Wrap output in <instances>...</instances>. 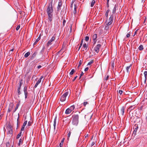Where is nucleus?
Returning <instances> with one entry per match:
<instances>
[{"instance_id":"nucleus-1","label":"nucleus","mask_w":147,"mask_h":147,"mask_svg":"<svg viewBox=\"0 0 147 147\" xmlns=\"http://www.w3.org/2000/svg\"><path fill=\"white\" fill-rule=\"evenodd\" d=\"M53 1L49 3L47 9V12L48 15V18L49 20L51 22L53 18Z\"/></svg>"},{"instance_id":"nucleus-56","label":"nucleus","mask_w":147,"mask_h":147,"mask_svg":"<svg viewBox=\"0 0 147 147\" xmlns=\"http://www.w3.org/2000/svg\"><path fill=\"white\" fill-rule=\"evenodd\" d=\"M123 93V91L121 90H119V93L121 95Z\"/></svg>"},{"instance_id":"nucleus-45","label":"nucleus","mask_w":147,"mask_h":147,"mask_svg":"<svg viewBox=\"0 0 147 147\" xmlns=\"http://www.w3.org/2000/svg\"><path fill=\"white\" fill-rule=\"evenodd\" d=\"M129 117H130L131 116H134L133 114V113L132 111H131L130 112H129Z\"/></svg>"},{"instance_id":"nucleus-6","label":"nucleus","mask_w":147,"mask_h":147,"mask_svg":"<svg viewBox=\"0 0 147 147\" xmlns=\"http://www.w3.org/2000/svg\"><path fill=\"white\" fill-rule=\"evenodd\" d=\"M23 91L24 94L25 98L26 99L27 98L28 94L27 90V87L26 86L24 87Z\"/></svg>"},{"instance_id":"nucleus-26","label":"nucleus","mask_w":147,"mask_h":147,"mask_svg":"<svg viewBox=\"0 0 147 147\" xmlns=\"http://www.w3.org/2000/svg\"><path fill=\"white\" fill-rule=\"evenodd\" d=\"M64 139H65V138H63L62 139V140L61 141V142L60 144H59V146H60V147H62V146H63V142H64Z\"/></svg>"},{"instance_id":"nucleus-3","label":"nucleus","mask_w":147,"mask_h":147,"mask_svg":"<svg viewBox=\"0 0 147 147\" xmlns=\"http://www.w3.org/2000/svg\"><path fill=\"white\" fill-rule=\"evenodd\" d=\"M69 94V92L67 91L61 97L60 100L61 102L64 101L66 98V97Z\"/></svg>"},{"instance_id":"nucleus-41","label":"nucleus","mask_w":147,"mask_h":147,"mask_svg":"<svg viewBox=\"0 0 147 147\" xmlns=\"http://www.w3.org/2000/svg\"><path fill=\"white\" fill-rule=\"evenodd\" d=\"M140 121V119L139 117H137L136 120V122L139 123Z\"/></svg>"},{"instance_id":"nucleus-48","label":"nucleus","mask_w":147,"mask_h":147,"mask_svg":"<svg viewBox=\"0 0 147 147\" xmlns=\"http://www.w3.org/2000/svg\"><path fill=\"white\" fill-rule=\"evenodd\" d=\"M109 76L107 75L106 77H105V79L106 80V81L108 80L109 79Z\"/></svg>"},{"instance_id":"nucleus-44","label":"nucleus","mask_w":147,"mask_h":147,"mask_svg":"<svg viewBox=\"0 0 147 147\" xmlns=\"http://www.w3.org/2000/svg\"><path fill=\"white\" fill-rule=\"evenodd\" d=\"M6 147H9L10 146V144L9 142H7L6 143Z\"/></svg>"},{"instance_id":"nucleus-38","label":"nucleus","mask_w":147,"mask_h":147,"mask_svg":"<svg viewBox=\"0 0 147 147\" xmlns=\"http://www.w3.org/2000/svg\"><path fill=\"white\" fill-rule=\"evenodd\" d=\"M135 117V116H130V120L132 122L134 120V119L136 117Z\"/></svg>"},{"instance_id":"nucleus-47","label":"nucleus","mask_w":147,"mask_h":147,"mask_svg":"<svg viewBox=\"0 0 147 147\" xmlns=\"http://www.w3.org/2000/svg\"><path fill=\"white\" fill-rule=\"evenodd\" d=\"M20 27V25H18L16 28V30L18 31Z\"/></svg>"},{"instance_id":"nucleus-23","label":"nucleus","mask_w":147,"mask_h":147,"mask_svg":"<svg viewBox=\"0 0 147 147\" xmlns=\"http://www.w3.org/2000/svg\"><path fill=\"white\" fill-rule=\"evenodd\" d=\"M97 38V34H93L92 38L93 39H96Z\"/></svg>"},{"instance_id":"nucleus-30","label":"nucleus","mask_w":147,"mask_h":147,"mask_svg":"<svg viewBox=\"0 0 147 147\" xmlns=\"http://www.w3.org/2000/svg\"><path fill=\"white\" fill-rule=\"evenodd\" d=\"M30 53L29 52H27L24 55V57L26 58L30 54Z\"/></svg>"},{"instance_id":"nucleus-19","label":"nucleus","mask_w":147,"mask_h":147,"mask_svg":"<svg viewBox=\"0 0 147 147\" xmlns=\"http://www.w3.org/2000/svg\"><path fill=\"white\" fill-rule=\"evenodd\" d=\"M71 112V110H70L69 108H68L66 110L65 113L67 114H70Z\"/></svg>"},{"instance_id":"nucleus-62","label":"nucleus","mask_w":147,"mask_h":147,"mask_svg":"<svg viewBox=\"0 0 147 147\" xmlns=\"http://www.w3.org/2000/svg\"><path fill=\"white\" fill-rule=\"evenodd\" d=\"M78 77V76H76L74 78V79H73L72 80V81L73 82V81H75V80L76 79V78H77Z\"/></svg>"},{"instance_id":"nucleus-43","label":"nucleus","mask_w":147,"mask_h":147,"mask_svg":"<svg viewBox=\"0 0 147 147\" xmlns=\"http://www.w3.org/2000/svg\"><path fill=\"white\" fill-rule=\"evenodd\" d=\"M89 37L88 36H86L85 37V40L86 41H88L89 40Z\"/></svg>"},{"instance_id":"nucleus-32","label":"nucleus","mask_w":147,"mask_h":147,"mask_svg":"<svg viewBox=\"0 0 147 147\" xmlns=\"http://www.w3.org/2000/svg\"><path fill=\"white\" fill-rule=\"evenodd\" d=\"M7 127L8 129H13L12 126L9 124H8Z\"/></svg>"},{"instance_id":"nucleus-46","label":"nucleus","mask_w":147,"mask_h":147,"mask_svg":"<svg viewBox=\"0 0 147 147\" xmlns=\"http://www.w3.org/2000/svg\"><path fill=\"white\" fill-rule=\"evenodd\" d=\"M137 118V117H136L135 118L134 120L132 121V122H134V123H135L136 122V119Z\"/></svg>"},{"instance_id":"nucleus-59","label":"nucleus","mask_w":147,"mask_h":147,"mask_svg":"<svg viewBox=\"0 0 147 147\" xmlns=\"http://www.w3.org/2000/svg\"><path fill=\"white\" fill-rule=\"evenodd\" d=\"M87 104H88V103L87 102H85L84 103V106H85Z\"/></svg>"},{"instance_id":"nucleus-61","label":"nucleus","mask_w":147,"mask_h":147,"mask_svg":"<svg viewBox=\"0 0 147 147\" xmlns=\"http://www.w3.org/2000/svg\"><path fill=\"white\" fill-rule=\"evenodd\" d=\"M84 75V73L82 71V72L81 73V74L80 77V78L82 76Z\"/></svg>"},{"instance_id":"nucleus-20","label":"nucleus","mask_w":147,"mask_h":147,"mask_svg":"<svg viewBox=\"0 0 147 147\" xmlns=\"http://www.w3.org/2000/svg\"><path fill=\"white\" fill-rule=\"evenodd\" d=\"M144 74L145 77L144 82L145 83L147 80V71H145L144 72Z\"/></svg>"},{"instance_id":"nucleus-39","label":"nucleus","mask_w":147,"mask_h":147,"mask_svg":"<svg viewBox=\"0 0 147 147\" xmlns=\"http://www.w3.org/2000/svg\"><path fill=\"white\" fill-rule=\"evenodd\" d=\"M20 89H21L20 88H18V95H20L21 94V92L20 91Z\"/></svg>"},{"instance_id":"nucleus-17","label":"nucleus","mask_w":147,"mask_h":147,"mask_svg":"<svg viewBox=\"0 0 147 147\" xmlns=\"http://www.w3.org/2000/svg\"><path fill=\"white\" fill-rule=\"evenodd\" d=\"M118 7V6L117 5H115L114 8L113 9V11H112L113 13L114 14L115 13L116 11V9H117Z\"/></svg>"},{"instance_id":"nucleus-54","label":"nucleus","mask_w":147,"mask_h":147,"mask_svg":"<svg viewBox=\"0 0 147 147\" xmlns=\"http://www.w3.org/2000/svg\"><path fill=\"white\" fill-rule=\"evenodd\" d=\"M95 144V142H92L91 144L90 145V147H92V146H93V145H94V144Z\"/></svg>"},{"instance_id":"nucleus-11","label":"nucleus","mask_w":147,"mask_h":147,"mask_svg":"<svg viewBox=\"0 0 147 147\" xmlns=\"http://www.w3.org/2000/svg\"><path fill=\"white\" fill-rule=\"evenodd\" d=\"M62 1L61 0H59L58 4L57 7V11H59L61 10V7L62 6Z\"/></svg>"},{"instance_id":"nucleus-27","label":"nucleus","mask_w":147,"mask_h":147,"mask_svg":"<svg viewBox=\"0 0 147 147\" xmlns=\"http://www.w3.org/2000/svg\"><path fill=\"white\" fill-rule=\"evenodd\" d=\"M74 10L73 11V13L74 14H76V9L77 8V5L76 4L74 5Z\"/></svg>"},{"instance_id":"nucleus-36","label":"nucleus","mask_w":147,"mask_h":147,"mask_svg":"<svg viewBox=\"0 0 147 147\" xmlns=\"http://www.w3.org/2000/svg\"><path fill=\"white\" fill-rule=\"evenodd\" d=\"M83 47L85 50H86L88 47V46L86 43L84 44L83 45Z\"/></svg>"},{"instance_id":"nucleus-7","label":"nucleus","mask_w":147,"mask_h":147,"mask_svg":"<svg viewBox=\"0 0 147 147\" xmlns=\"http://www.w3.org/2000/svg\"><path fill=\"white\" fill-rule=\"evenodd\" d=\"M114 18V16L112 14L111 15L109 19V22L107 23L108 25H111L113 22Z\"/></svg>"},{"instance_id":"nucleus-9","label":"nucleus","mask_w":147,"mask_h":147,"mask_svg":"<svg viewBox=\"0 0 147 147\" xmlns=\"http://www.w3.org/2000/svg\"><path fill=\"white\" fill-rule=\"evenodd\" d=\"M135 116L136 117H139L140 116L141 113V111L138 109H137L135 110Z\"/></svg>"},{"instance_id":"nucleus-50","label":"nucleus","mask_w":147,"mask_h":147,"mask_svg":"<svg viewBox=\"0 0 147 147\" xmlns=\"http://www.w3.org/2000/svg\"><path fill=\"white\" fill-rule=\"evenodd\" d=\"M130 32H129L126 35V37L127 38H129V37L130 35Z\"/></svg>"},{"instance_id":"nucleus-33","label":"nucleus","mask_w":147,"mask_h":147,"mask_svg":"<svg viewBox=\"0 0 147 147\" xmlns=\"http://www.w3.org/2000/svg\"><path fill=\"white\" fill-rule=\"evenodd\" d=\"M22 142H23L22 140V139L21 138H20L19 140V143L18 144V145L19 146H20L21 144H22Z\"/></svg>"},{"instance_id":"nucleus-51","label":"nucleus","mask_w":147,"mask_h":147,"mask_svg":"<svg viewBox=\"0 0 147 147\" xmlns=\"http://www.w3.org/2000/svg\"><path fill=\"white\" fill-rule=\"evenodd\" d=\"M93 45H94L96 43V42L97 41V39H93Z\"/></svg>"},{"instance_id":"nucleus-29","label":"nucleus","mask_w":147,"mask_h":147,"mask_svg":"<svg viewBox=\"0 0 147 147\" xmlns=\"http://www.w3.org/2000/svg\"><path fill=\"white\" fill-rule=\"evenodd\" d=\"M95 3V1L94 0H92L91 4H90V6L92 7L94 5V4Z\"/></svg>"},{"instance_id":"nucleus-34","label":"nucleus","mask_w":147,"mask_h":147,"mask_svg":"<svg viewBox=\"0 0 147 147\" xmlns=\"http://www.w3.org/2000/svg\"><path fill=\"white\" fill-rule=\"evenodd\" d=\"M75 72V70L74 69H73L71 70V71L69 73L70 75H73Z\"/></svg>"},{"instance_id":"nucleus-57","label":"nucleus","mask_w":147,"mask_h":147,"mask_svg":"<svg viewBox=\"0 0 147 147\" xmlns=\"http://www.w3.org/2000/svg\"><path fill=\"white\" fill-rule=\"evenodd\" d=\"M27 121H24V123L23 125H24L26 126L27 123Z\"/></svg>"},{"instance_id":"nucleus-49","label":"nucleus","mask_w":147,"mask_h":147,"mask_svg":"<svg viewBox=\"0 0 147 147\" xmlns=\"http://www.w3.org/2000/svg\"><path fill=\"white\" fill-rule=\"evenodd\" d=\"M32 122L30 121H29L28 122V126H30L31 125Z\"/></svg>"},{"instance_id":"nucleus-25","label":"nucleus","mask_w":147,"mask_h":147,"mask_svg":"<svg viewBox=\"0 0 147 147\" xmlns=\"http://www.w3.org/2000/svg\"><path fill=\"white\" fill-rule=\"evenodd\" d=\"M69 109L71 111H73L75 108V105H73L71 106H70L69 108Z\"/></svg>"},{"instance_id":"nucleus-2","label":"nucleus","mask_w":147,"mask_h":147,"mask_svg":"<svg viewBox=\"0 0 147 147\" xmlns=\"http://www.w3.org/2000/svg\"><path fill=\"white\" fill-rule=\"evenodd\" d=\"M79 115L78 114H74L72 116V123L73 125H77L79 122Z\"/></svg>"},{"instance_id":"nucleus-8","label":"nucleus","mask_w":147,"mask_h":147,"mask_svg":"<svg viewBox=\"0 0 147 147\" xmlns=\"http://www.w3.org/2000/svg\"><path fill=\"white\" fill-rule=\"evenodd\" d=\"M33 62L32 63V62H31L30 64V65H31V67L30 68H29L26 71V74H28L29 73H30L31 71L33 69V66L32 65H33Z\"/></svg>"},{"instance_id":"nucleus-24","label":"nucleus","mask_w":147,"mask_h":147,"mask_svg":"<svg viewBox=\"0 0 147 147\" xmlns=\"http://www.w3.org/2000/svg\"><path fill=\"white\" fill-rule=\"evenodd\" d=\"M138 49L140 51H142L143 50L144 47L142 45H140L139 47H138Z\"/></svg>"},{"instance_id":"nucleus-28","label":"nucleus","mask_w":147,"mask_h":147,"mask_svg":"<svg viewBox=\"0 0 147 147\" xmlns=\"http://www.w3.org/2000/svg\"><path fill=\"white\" fill-rule=\"evenodd\" d=\"M22 132L20 131V133H19L17 136H16V138L17 139H19L22 135Z\"/></svg>"},{"instance_id":"nucleus-37","label":"nucleus","mask_w":147,"mask_h":147,"mask_svg":"<svg viewBox=\"0 0 147 147\" xmlns=\"http://www.w3.org/2000/svg\"><path fill=\"white\" fill-rule=\"evenodd\" d=\"M71 133V131H69V132L67 135V136H68L67 140L69 139V138L70 137V136Z\"/></svg>"},{"instance_id":"nucleus-12","label":"nucleus","mask_w":147,"mask_h":147,"mask_svg":"<svg viewBox=\"0 0 147 147\" xmlns=\"http://www.w3.org/2000/svg\"><path fill=\"white\" fill-rule=\"evenodd\" d=\"M13 107V104H11L9 105V107L7 111V113L10 112L12 110Z\"/></svg>"},{"instance_id":"nucleus-22","label":"nucleus","mask_w":147,"mask_h":147,"mask_svg":"<svg viewBox=\"0 0 147 147\" xmlns=\"http://www.w3.org/2000/svg\"><path fill=\"white\" fill-rule=\"evenodd\" d=\"M110 25H108L107 24H106V26L105 28V30L107 32V30L109 29V26Z\"/></svg>"},{"instance_id":"nucleus-53","label":"nucleus","mask_w":147,"mask_h":147,"mask_svg":"<svg viewBox=\"0 0 147 147\" xmlns=\"http://www.w3.org/2000/svg\"><path fill=\"white\" fill-rule=\"evenodd\" d=\"M18 118L17 119V127H18V120H19V113L18 114Z\"/></svg>"},{"instance_id":"nucleus-21","label":"nucleus","mask_w":147,"mask_h":147,"mask_svg":"<svg viewBox=\"0 0 147 147\" xmlns=\"http://www.w3.org/2000/svg\"><path fill=\"white\" fill-rule=\"evenodd\" d=\"M131 64L129 66H127L126 67V69L127 71V73H129V72L130 71V68H131Z\"/></svg>"},{"instance_id":"nucleus-5","label":"nucleus","mask_w":147,"mask_h":147,"mask_svg":"<svg viewBox=\"0 0 147 147\" xmlns=\"http://www.w3.org/2000/svg\"><path fill=\"white\" fill-rule=\"evenodd\" d=\"M55 34H54L53 36H52L51 39L48 41L47 44V46L48 47L50 45L52 44V42L55 39Z\"/></svg>"},{"instance_id":"nucleus-55","label":"nucleus","mask_w":147,"mask_h":147,"mask_svg":"<svg viewBox=\"0 0 147 147\" xmlns=\"http://www.w3.org/2000/svg\"><path fill=\"white\" fill-rule=\"evenodd\" d=\"M82 61L81 60H80V61H79V65L78 66V67L80 66V65H81L82 64Z\"/></svg>"},{"instance_id":"nucleus-42","label":"nucleus","mask_w":147,"mask_h":147,"mask_svg":"<svg viewBox=\"0 0 147 147\" xmlns=\"http://www.w3.org/2000/svg\"><path fill=\"white\" fill-rule=\"evenodd\" d=\"M93 62V60H92L91 61L89 62L87 64V65H90Z\"/></svg>"},{"instance_id":"nucleus-52","label":"nucleus","mask_w":147,"mask_h":147,"mask_svg":"<svg viewBox=\"0 0 147 147\" xmlns=\"http://www.w3.org/2000/svg\"><path fill=\"white\" fill-rule=\"evenodd\" d=\"M66 21L65 20L64 18L63 19V26H64L65 25V24L66 23Z\"/></svg>"},{"instance_id":"nucleus-64","label":"nucleus","mask_w":147,"mask_h":147,"mask_svg":"<svg viewBox=\"0 0 147 147\" xmlns=\"http://www.w3.org/2000/svg\"><path fill=\"white\" fill-rule=\"evenodd\" d=\"M138 127H137L136 128H135L134 131V132L135 131V132H136L137 130V129H138Z\"/></svg>"},{"instance_id":"nucleus-35","label":"nucleus","mask_w":147,"mask_h":147,"mask_svg":"<svg viewBox=\"0 0 147 147\" xmlns=\"http://www.w3.org/2000/svg\"><path fill=\"white\" fill-rule=\"evenodd\" d=\"M56 117L55 118L54 120V123H53V126L54 127V129H55V125H56Z\"/></svg>"},{"instance_id":"nucleus-4","label":"nucleus","mask_w":147,"mask_h":147,"mask_svg":"<svg viewBox=\"0 0 147 147\" xmlns=\"http://www.w3.org/2000/svg\"><path fill=\"white\" fill-rule=\"evenodd\" d=\"M102 45L100 44H98L94 48V51L96 53H98L99 51V50Z\"/></svg>"},{"instance_id":"nucleus-40","label":"nucleus","mask_w":147,"mask_h":147,"mask_svg":"<svg viewBox=\"0 0 147 147\" xmlns=\"http://www.w3.org/2000/svg\"><path fill=\"white\" fill-rule=\"evenodd\" d=\"M110 11V10L109 9H108V10H107L106 12V13H105V16H106V17H107V18L108 17V13H109V12Z\"/></svg>"},{"instance_id":"nucleus-18","label":"nucleus","mask_w":147,"mask_h":147,"mask_svg":"<svg viewBox=\"0 0 147 147\" xmlns=\"http://www.w3.org/2000/svg\"><path fill=\"white\" fill-rule=\"evenodd\" d=\"M37 54V52L36 51H35L34 53L32 55V56L30 57V59H33L36 56Z\"/></svg>"},{"instance_id":"nucleus-60","label":"nucleus","mask_w":147,"mask_h":147,"mask_svg":"<svg viewBox=\"0 0 147 147\" xmlns=\"http://www.w3.org/2000/svg\"><path fill=\"white\" fill-rule=\"evenodd\" d=\"M18 108L16 107L15 108V109L13 111V113H14V112H16V111L18 109Z\"/></svg>"},{"instance_id":"nucleus-10","label":"nucleus","mask_w":147,"mask_h":147,"mask_svg":"<svg viewBox=\"0 0 147 147\" xmlns=\"http://www.w3.org/2000/svg\"><path fill=\"white\" fill-rule=\"evenodd\" d=\"M43 78V76H41L40 78L38 79L36 83L35 84L34 87V88H36L38 85L41 82V80Z\"/></svg>"},{"instance_id":"nucleus-14","label":"nucleus","mask_w":147,"mask_h":147,"mask_svg":"<svg viewBox=\"0 0 147 147\" xmlns=\"http://www.w3.org/2000/svg\"><path fill=\"white\" fill-rule=\"evenodd\" d=\"M136 107H134V106H130L129 108H128L127 110V112H130L131 111H132V110Z\"/></svg>"},{"instance_id":"nucleus-63","label":"nucleus","mask_w":147,"mask_h":147,"mask_svg":"<svg viewBox=\"0 0 147 147\" xmlns=\"http://www.w3.org/2000/svg\"><path fill=\"white\" fill-rule=\"evenodd\" d=\"M88 67H87L85 69H84V71H88Z\"/></svg>"},{"instance_id":"nucleus-15","label":"nucleus","mask_w":147,"mask_h":147,"mask_svg":"<svg viewBox=\"0 0 147 147\" xmlns=\"http://www.w3.org/2000/svg\"><path fill=\"white\" fill-rule=\"evenodd\" d=\"M8 131L7 132V134L9 135V136H12L13 134V129H8Z\"/></svg>"},{"instance_id":"nucleus-31","label":"nucleus","mask_w":147,"mask_h":147,"mask_svg":"<svg viewBox=\"0 0 147 147\" xmlns=\"http://www.w3.org/2000/svg\"><path fill=\"white\" fill-rule=\"evenodd\" d=\"M83 39H82L81 40L80 43V46H79V47L78 48V51H79L80 50V47L82 46V44H83Z\"/></svg>"},{"instance_id":"nucleus-16","label":"nucleus","mask_w":147,"mask_h":147,"mask_svg":"<svg viewBox=\"0 0 147 147\" xmlns=\"http://www.w3.org/2000/svg\"><path fill=\"white\" fill-rule=\"evenodd\" d=\"M18 84L19 85L18 88H21V86L23 84V80L22 79H21L20 80L19 83Z\"/></svg>"},{"instance_id":"nucleus-13","label":"nucleus","mask_w":147,"mask_h":147,"mask_svg":"<svg viewBox=\"0 0 147 147\" xmlns=\"http://www.w3.org/2000/svg\"><path fill=\"white\" fill-rule=\"evenodd\" d=\"M125 109V107H122L121 108V110L120 112V114L122 115H124V113Z\"/></svg>"},{"instance_id":"nucleus-58","label":"nucleus","mask_w":147,"mask_h":147,"mask_svg":"<svg viewBox=\"0 0 147 147\" xmlns=\"http://www.w3.org/2000/svg\"><path fill=\"white\" fill-rule=\"evenodd\" d=\"M111 66L112 67V68H114V62L112 63L111 64Z\"/></svg>"}]
</instances>
